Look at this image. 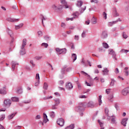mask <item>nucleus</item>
Instances as JSON below:
<instances>
[{
  "instance_id": "obj_1",
  "label": "nucleus",
  "mask_w": 129,
  "mask_h": 129,
  "mask_svg": "<svg viewBox=\"0 0 129 129\" xmlns=\"http://www.w3.org/2000/svg\"><path fill=\"white\" fill-rule=\"evenodd\" d=\"M85 108V106H84V104H83V103H80L79 105V106L77 107H76V111H77V112H79L80 113V115L83 116V113H82L83 111H84V109Z\"/></svg>"
},
{
  "instance_id": "obj_2",
  "label": "nucleus",
  "mask_w": 129,
  "mask_h": 129,
  "mask_svg": "<svg viewBox=\"0 0 129 129\" xmlns=\"http://www.w3.org/2000/svg\"><path fill=\"white\" fill-rule=\"evenodd\" d=\"M55 51L57 55H65L67 53V49L66 48H56Z\"/></svg>"
},
{
  "instance_id": "obj_3",
  "label": "nucleus",
  "mask_w": 129,
  "mask_h": 129,
  "mask_svg": "<svg viewBox=\"0 0 129 129\" xmlns=\"http://www.w3.org/2000/svg\"><path fill=\"white\" fill-rule=\"evenodd\" d=\"M108 53L109 54V55H112V57L113 59H115V60H117V58H116V53H115V52L113 51V49H109Z\"/></svg>"
},
{
  "instance_id": "obj_4",
  "label": "nucleus",
  "mask_w": 129,
  "mask_h": 129,
  "mask_svg": "<svg viewBox=\"0 0 129 129\" xmlns=\"http://www.w3.org/2000/svg\"><path fill=\"white\" fill-rule=\"evenodd\" d=\"M121 94L123 96H126L127 94H129V87H127L121 90Z\"/></svg>"
},
{
  "instance_id": "obj_5",
  "label": "nucleus",
  "mask_w": 129,
  "mask_h": 129,
  "mask_svg": "<svg viewBox=\"0 0 129 129\" xmlns=\"http://www.w3.org/2000/svg\"><path fill=\"white\" fill-rule=\"evenodd\" d=\"M97 105V103H94L93 101H89L87 104V106L88 107H91V108H93V107H96Z\"/></svg>"
},
{
  "instance_id": "obj_6",
  "label": "nucleus",
  "mask_w": 129,
  "mask_h": 129,
  "mask_svg": "<svg viewBox=\"0 0 129 129\" xmlns=\"http://www.w3.org/2000/svg\"><path fill=\"white\" fill-rule=\"evenodd\" d=\"M4 104L5 106H8V107H10V106H11V104H12V100L10 99H7L4 100Z\"/></svg>"
},
{
  "instance_id": "obj_7",
  "label": "nucleus",
  "mask_w": 129,
  "mask_h": 129,
  "mask_svg": "<svg viewBox=\"0 0 129 129\" xmlns=\"http://www.w3.org/2000/svg\"><path fill=\"white\" fill-rule=\"evenodd\" d=\"M64 122L65 121H64V119L62 118H59L57 120V123L58 125H60V126H63Z\"/></svg>"
},
{
  "instance_id": "obj_8",
  "label": "nucleus",
  "mask_w": 129,
  "mask_h": 129,
  "mask_svg": "<svg viewBox=\"0 0 129 129\" xmlns=\"http://www.w3.org/2000/svg\"><path fill=\"white\" fill-rule=\"evenodd\" d=\"M19 53L20 55H21L22 56L25 55L26 54V48H25V47L21 46Z\"/></svg>"
},
{
  "instance_id": "obj_9",
  "label": "nucleus",
  "mask_w": 129,
  "mask_h": 129,
  "mask_svg": "<svg viewBox=\"0 0 129 129\" xmlns=\"http://www.w3.org/2000/svg\"><path fill=\"white\" fill-rule=\"evenodd\" d=\"M0 94L3 95H6V94H7V88L6 87H4L2 89H0Z\"/></svg>"
},
{
  "instance_id": "obj_10",
  "label": "nucleus",
  "mask_w": 129,
  "mask_h": 129,
  "mask_svg": "<svg viewBox=\"0 0 129 129\" xmlns=\"http://www.w3.org/2000/svg\"><path fill=\"white\" fill-rule=\"evenodd\" d=\"M102 75L104 76V75H108V73L109 72V70L107 68H104L103 70L102 71Z\"/></svg>"
},
{
  "instance_id": "obj_11",
  "label": "nucleus",
  "mask_w": 129,
  "mask_h": 129,
  "mask_svg": "<svg viewBox=\"0 0 129 129\" xmlns=\"http://www.w3.org/2000/svg\"><path fill=\"white\" fill-rule=\"evenodd\" d=\"M60 4H61L62 5H63V7H64L65 9H68L69 7L68 6V5L67 4V2L66 0H60Z\"/></svg>"
},
{
  "instance_id": "obj_12",
  "label": "nucleus",
  "mask_w": 129,
  "mask_h": 129,
  "mask_svg": "<svg viewBox=\"0 0 129 129\" xmlns=\"http://www.w3.org/2000/svg\"><path fill=\"white\" fill-rule=\"evenodd\" d=\"M66 88L68 90H71V89H72V88H73V85H72V83H68L66 85Z\"/></svg>"
},
{
  "instance_id": "obj_13",
  "label": "nucleus",
  "mask_w": 129,
  "mask_h": 129,
  "mask_svg": "<svg viewBox=\"0 0 129 129\" xmlns=\"http://www.w3.org/2000/svg\"><path fill=\"white\" fill-rule=\"evenodd\" d=\"M52 8L53 10H54V11H57V10H58V11H61L63 7H62V6H60V7H57V6L53 5H52Z\"/></svg>"
},
{
  "instance_id": "obj_14",
  "label": "nucleus",
  "mask_w": 129,
  "mask_h": 129,
  "mask_svg": "<svg viewBox=\"0 0 129 129\" xmlns=\"http://www.w3.org/2000/svg\"><path fill=\"white\" fill-rule=\"evenodd\" d=\"M7 32L8 34V35H9V36H10V37L11 38H13V37H14V32H13V31L9 28L7 29Z\"/></svg>"
},
{
  "instance_id": "obj_15",
  "label": "nucleus",
  "mask_w": 129,
  "mask_h": 129,
  "mask_svg": "<svg viewBox=\"0 0 129 129\" xmlns=\"http://www.w3.org/2000/svg\"><path fill=\"white\" fill-rule=\"evenodd\" d=\"M43 122H44V123H47V122L49 121V119H48V116H47V114H46L45 113H43Z\"/></svg>"
},
{
  "instance_id": "obj_16",
  "label": "nucleus",
  "mask_w": 129,
  "mask_h": 129,
  "mask_svg": "<svg viewBox=\"0 0 129 129\" xmlns=\"http://www.w3.org/2000/svg\"><path fill=\"white\" fill-rule=\"evenodd\" d=\"M79 15H80L79 12H76L72 14V16H73L74 19H78V18H79Z\"/></svg>"
},
{
  "instance_id": "obj_17",
  "label": "nucleus",
  "mask_w": 129,
  "mask_h": 129,
  "mask_svg": "<svg viewBox=\"0 0 129 129\" xmlns=\"http://www.w3.org/2000/svg\"><path fill=\"white\" fill-rule=\"evenodd\" d=\"M101 38L102 39H106V38H107V33L106 31H103L102 32Z\"/></svg>"
},
{
  "instance_id": "obj_18",
  "label": "nucleus",
  "mask_w": 129,
  "mask_h": 129,
  "mask_svg": "<svg viewBox=\"0 0 129 129\" xmlns=\"http://www.w3.org/2000/svg\"><path fill=\"white\" fill-rule=\"evenodd\" d=\"M128 69V68L127 67H125L124 69V76H128L129 75V72L127 70Z\"/></svg>"
},
{
  "instance_id": "obj_19",
  "label": "nucleus",
  "mask_w": 129,
  "mask_h": 129,
  "mask_svg": "<svg viewBox=\"0 0 129 129\" xmlns=\"http://www.w3.org/2000/svg\"><path fill=\"white\" fill-rule=\"evenodd\" d=\"M113 16L114 17H118V16H119V14L117 13L115 8L113 9Z\"/></svg>"
},
{
  "instance_id": "obj_20",
  "label": "nucleus",
  "mask_w": 129,
  "mask_h": 129,
  "mask_svg": "<svg viewBox=\"0 0 129 129\" xmlns=\"http://www.w3.org/2000/svg\"><path fill=\"white\" fill-rule=\"evenodd\" d=\"M18 65V63L14 61H12V70L14 71L15 69H16V66Z\"/></svg>"
},
{
  "instance_id": "obj_21",
  "label": "nucleus",
  "mask_w": 129,
  "mask_h": 129,
  "mask_svg": "<svg viewBox=\"0 0 129 129\" xmlns=\"http://www.w3.org/2000/svg\"><path fill=\"white\" fill-rule=\"evenodd\" d=\"M17 114V113H13L11 114H10L8 116V119L9 120L13 119L14 118V117L15 115Z\"/></svg>"
},
{
  "instance_id": "obj_22",
  "label": "nucleus",
  "mask_w": 129,
  "mask_h": 129,
  "mask_svg": "<svg viewBox=\"0 0 129 129\" xmlns=\"http://www.w3.org/2000/svg\"><path fill=\"white\" fill-rule=\"evenodd\" d=\"M126 121H127V118L122 119L121 124H122L123 126H126Z\"/></svg>"
},
{
  "instance_id": "obj_23",
  "label": "nucleus",
  "mask_w": 129,
  "mask_h": 129,
  "mask_svg": "<svg viewBox=\"0 0 129 129\" xmlns=\"http://www.w3.org/2000/svg\"><path fill=\"white\" fill-rule=\"evenodd\" d=\"M82 5H83V2L81 1H78L77 3L76 4V6L78 7V8H81V7H82Z\"/></svg>"
},
{
  "instance_id": "obj_24",
  "label": "nucleus",
  "mask_w": 129,
  "mask_h": 129,
  "mask_svg": "<svg viewBox=\"0 0 129 129\" xmlns=\"http://www.w3.org/2000/svg\"><path fill=\"white\" fill-rule=\"evenodd\" d=\"M108 112H109L108 109L107 108H105V113L106 116H107V119L109 120L110 119V116H108Z\"/></svg>"
},
{
  "instance_id": "obj_25",
  "label": "nucleus",
  "mask_w": 129,
  "mask_h": 129,
  "mask_svg": "<svg viewBox=\"0 0 129 129\" xmlns=\"http://www.w3.org/2000/svg\"><path fill=\"white\" fill-rule=\"evenodd\" d=\"M7 20L9 22H18V21H19V19H16L12 18H8Z\"/></svg>"
},
{
  "instance_id": "obj_26",
  "label": "nucleus",
  "mask_w": 129,
  "mask_h": 129,
  "mask_svg": "<svg viewBox=\"0 0 129 129\" xmlns=\"http://www.w3.org/2000/svg\"><path fill=\"white\" fill-rule=\"evenodd\" d=\"M24 24L23 23H21L19 25H16L15 27V30H19V29H21V28H22Z\"/></svg>"
},
{
  "instance_id": "obj_27",
  "label": "nucleus",
  "mask_w": 129,
  "mask_h": 129,
  "mask_svg": "<svg viewBox=\"0 0 129 129\" xmlns=\"http://www.w3.org/2000/svg\"><path fill=\"white\" fill-rule=\"evenodd\" d=\"M72 59H73V62H75L77 59V55L75 53L72 54Z\"/></svg>"
},
{
  "instance_id": "obj_28",
  "label": "nucleus",
  "mask_w": 129,
  "mask_h": 129,
  "mask_svg": "<svg viewBox=\"0 0 129 129\" xmlns=\"http://www.w3.org/2000/svg\"><path fill=\"white\" fill-rule=\"evenodd\" d=\"M117 23V21L110 22L108 23V27H112L113 25L116 24Z\"/></svg>"
},
{
  "instance_id": "obj_29",
  "label": "nucleus",
  "mask_w": 129,
  "mask_h": 129,
  "mask_svg": "<svg viewBox=\"0 0 129 129\" xmlns=\"http://www.w3.org/2000/svg\"><path fill=\"white\" fill-rule=\"evenodd\" d=\"M26 45H27V39H23L21 47H22V48H25V47H26Z\"/></svg>"
},
{
  "instance_id": "obj_30",
  "label": "nucleus",
  "mask_w": 129,
  "mask_h": 129,
  "mask_svg": "<svg viewBox=\"0 0 129 129\" xmlns=\"http://www.w3.org/2000/svg\"><path fill=\"white\" fill-rule=\"evenodd\" d=\"M111 119V123H112L113 124L114 123H116L115 122V117L114 116H110Z\"/></svg>"
},
{
  "instance_id": "obj_31",
  "label": "nucleus",
  "mask_w": 129,
  "mask_h": 129,
  "mask_svg": "<svg viewBox=\"0 0 129 129\" xmlns=\"http://www.w3.org/2000/svg\"><path fill=\"white\" fill-rule=\"evenodd\" d=\"M40 19L42 21L43 26H44V21H46V20H47V17H45L44 16L41 15Z\"/></svg>"
},
{
  "instance_id": "obj_32",
  "label": "nucleus",
  "mask_w": 129,
  "mask_h": 129,
  "mask_svg": "<svg viewBox=\"0 0 129 129\" xmlns=\"http://www.w3.org/2000/svg\"><path fill=\"white\" fill-rule=\"evenodd\" d=\"M92 24H93L94 25H95V24H96L97 23V19L95 18V17H93L92 19Z\"/></svg>"
},
{
  "instance_id": "obj_33",
  "label": "nucleus",
  "mask_w": 129,
  "mask_h": 129,
  "mask_svg": "<svg viewBox=\"0 0 129 129\" xmlns=\"http://www.w3.org/2000/svg\"><path fill=\"white\" fill-rule=\"evenodd\" d=\"M55 102H54V104L55 105H59V104H60V100L59 99H54Z\"/></svg>"
},
{
  "instance_id": "obj_34",
  "label": "nucleus",
  "mask_w": 129,
  "mask_h": 129,
  "mask_svg": "<svg viewBox=\"0 0 129 129\" xmlns=\"http://www.w3.org/2000/svg\"><path fill=\"white\" fill-rule=\"evenodd\" d=\"M98 122L100 124V126L101 127L100 129H104V127H103V123H102L100 120H98Z\"/></svg>"
},
{
  "instance_id": "obj_35",
  "label": "nucleus",
  "mask_w": 129,
  "mask_h": 129,
  "mask_svg": "<svg viewBox=\"0 0 129 129\" xmlns=\"http://www.w3.org/2000/svg\"><path fill=\"white\" fill-rule=\"evenodd\" d=\"M75 126L74 124H72L70 125L69 126H68L65 128V129H74Z\"/></svg>"
},
{
  "instance_id": "obj_36",
  "label": "nucleus",
  "mask_w": 129,
  "mask_h": 129,
  "mask_svg": "<svg viewBox=\"0 0 129 129\" xmlns=\"http://www.w3.org/2000/svg\"><path fill=\"white\" fill-rule=\"evenodd\" d=\"M49 115L51 118H54L55 117V112L54 111H51L49 113Z\"/></svg>"
},
{
  "instance_id": "obj_37",
  "label": "nucleus",
  "mask_w": 129,
  "mask_h": 129,
  "mask_svg": "<svg viewBox=\"0 0 129 129\" xmlns=\"http://www.w3.org/2000/svg\"><path fill=\"white\" fill-rule=\"evenodd\" d=\"M102 45L103 47L105 48V49H108V48H109V46L107 43L104 42L102 43Z\"/></svg>"
},
{
  "instance_id": "obj_38",
  "label": "nucleus",
  "mask_w": 129,
  "mask_h": 129,
  "mask_svg": "<svg viewBox=\"0 0 129 129\" xmlns=\"http://www.w3.org/2000/svg\"><path fill=\"white\" fill-rule=\"evenodd\" d=\"M17 93H18L19 94L23 93V89L21 88H18L17 90Z\"/></svg>"
},
{
  "instance_id": "obj_39",
  "label": "nucleus",
  "mask_w": 129,
  "mask_h": 129,
  "mask_svg": "<svg viewBox=\"0 0 129 129\" xmlns=\"http://www.w3.org/2000/svg\"><path fill=\"white\" fill-rule=\"evenodd\" d=\"M113 98V95H111L109 96L108 98V100H109V101H110L111 102H112V101H113V99H112Z\"/></svg>"
},
{
  "instance_id": "obj_40",
  "label": "nucleus",
  "mask_w": 129,
  "mask_h": 129,
  "mask_svg": "<svg viewBox=\"0 0 129 129\" xmlns=\"http://www.w3.org/2000/svg\"><path fill=\"white\" fill-rule=\"evenodd\" d=\"M12 101H14V102H18L19 101V98L17 97H13L12 98Z\"/></svg>"
},
{
  "instance_id": "obj_41",
  "label": "nucleus",
  "mask_w": 129,
  "mask_h": 129,
  "mask_svg": "<svg viewBox=\"0 0 129 129\" xmlns=\"http://www.w3.org/2000/svg\"><path fill=\"white\" fill-rule=\"evenodd\" d=\"M111 81L110 82V85L111 86H113L116 82L115 80H114V79H111Z\"/></svg>"
},
{
  "instance_id": "obj_42",
  "label": "nucleus",
  "mask_w": 129,
  "mask_h": 129,
  "mask_svg": "<svg viewBox=\"0 0 129 129\" xmlns=\"http://www.w3.org/2000/svg\"><path fill=\"white\" fill-rule=\"evenodd\" d=\"M85 10H86V6H85L84 8H81L79 9V12L81 14H82V13H83Z\"/></svg>"
},
{
  "instance_id": "obj_43",
  "label": "nucleus",
  "mask_w": 129,
  "mask_h": 129,
  "mask_svg": "<svg viewBox=\"0 0 129 129\" xmlns=\"http://www.w3.org/2000/svg\"><path fill=\"white\" fill-rule=\"evenodd\" d=\"M128 52H129L128 50L124 49H121L120 51V53H125V54H126Z\"/></svg>"
},
{
  "instance_id": "obj_44",
  "label": "nucleus",
  "mask_w": 129,
  "mask_h": 129,
  "mask_svg": "<svg viewBox=\"0 0 129 129\" xmlns=\"http://www.w3.org/2000/svg\"><path fill=\"white\" fill-rule=\"evenodd\" d=\"M5 118H6L5 114L1 115H0V121H2V120H4Z\"/></svg>"
},
{
  "instance_id": "obj_45",
  "label": "nucleus",
  "mask_w": 129,
  "mask_h": 129,
  "mask_svg": "<svg viewBox=\"0 0 129 129\" xmlns=\"http://www.w3.org/2000/svg\"><path fill=\"white\" fill-rule=\"evenodd\" d=\"M102 96L99 95V105H101V103H102V101L101 100V98Z\"/></svg>"
},
{
  "instance_id": "obj_46",
  "label": "nucleus",
  "mask_w": 129,
  "mask_h": 129,
  "mask_svg": "<svg viewBox=\"0 0 129 129\" xmlns=\"http://www.w3.org/2000/svg\"><path fill=\"white\" fill-rule=\"evenodd\" d=\"M43 89L47 90L48 89V84L47 83H44V86H43Z\"/></svg>"
},
{
  "instance_id": "obj_47",
  "label": "nucleus",
  "mask_w": 129,
  "mask_h": 129,
  "mask_svg": "<svg viewBox=\"0 0 129 129\" xmlns=\"http://www.w3.org/2000/svg\"><path fill=\"white\" fill-rule=\"evenodd\" d=\"M41 46H42V47H44V48H48V43H42L41 44Z\"/></svg>"
},
{
  "instance_id": "obj_48",
  "label": "nucleus",
  "mask_w": 129,
  "mask_h": 129,
  "mask_svg": "<svg viewBox=\"0 0 129 129\" xmlns=\"http://www.w3.org/2000/svg\"><path fill=\"white\" fill-rule=\"evenodd\" d=\"M103 17L105 18V20H106L107 19V14L105 12L103 13Z\"/></svg>"
},
{
  "instance_id": "obj_49",
  "label": "nucleus",
  "mask_w": 129,
  "mask_h": 129,
  "mask_svg": "<svg viewBox=\"0 0 129 129\" xmlns=\"http://www.w3.org/2000/svg\"><path fill=\"white\" fill-rule=\"evenodd\" d=\"M86 35V32L85 31H83V33L81 34L82 38H85V36Z\"/></svg>"
},
{
  "instance_id": "obj_50",
  "label": "nucleus",
  "mask_w": 129,
  "mask_h": 129,
  "mask_svg": "<svg viewBox=\"0 0 129 129\" xmlns=\"http://www.w3.org/2000/svg\"><path fill=\"white\" fill-rule=\"evenodd\" d=\"M51 98H53V97L51 96H50L49 97L48 96V97H44L43 98V100H47V99H50Z\"/></svg>"
},
{
  "instance_id": "obj_51",
  "label": "nucleus",
  "mask_w": 129,
  "mask_h": 129,
  "mask_svg": "<svg viewBox=\"0 0 129 129\" xmlns=\"http://www.w3.org/2000/svg\"><path fill=\"white\" fill-rule=\"evenodd\" d=\"M58 106L57 105H56L55 104L54 105H52V107H51V109L52 110H55V109H57V107Z\"/></svg>"
},
{
  "instance_id": "obj_52",
  "label": "nucleus",
  "mask_w": 129,
  "mask_h": 129,
  "mask_svg": "<svg viewBox=\"0 0 129 129\" xmlns=\"http://www.w3.org/2000/svg\"><path fill=\"white\" fill-rule=\"evenodd\" d=\"M37 33L39 37H42V36H43V32H42V31H39Z\"/></svg>"
},
{
  "instance_id": "obj_53",
  "label": "nucleus",
  "mask_w": 129,
  "mask_h": 129,
  "mask_svg": "<svg viewBox=\"0 0 129 129\" xmlns=\"http://www.w3.org/2000/svg\"><path fill=\"white\" fill-rule=\"evenodd\" d=\"M44 40H46V41H48V40H50V37L48 35L44 36Z\"/></svg>"
},
{
  "instance_id": "obj_54",
  "label": "nucleus",
  "mask_w": 129,
  "mask_h": 129,
  "mask_svg": "<svg viewBox=\"0 0 129 129\" xmlns=\"http://www.w3.org/2000/svg\"><path fill=\"white\" fill-rule=\"evenodd\" d=\"M122 36H123V38H124V39H126L127 38V35H126V34L125 32H123Z\"/></svg>"
},
{
  "instance_id": "obj_55",
  "label": "nucleus",
  "mask_w": 129,
  "mask_h": 129,
  "mask_svg": "<svg viewBox=\"0 0 129 129\" xmlns=\"http://www.w3.org/2000/svg\"><path fill=\"white\" fill-rule=\"evenodd\" d=\"M36 79H37V81H40V76L39 74H36Z\"/></svg>"
},
{
  "instance_id": "obj_56",
  "label": "nucleus",
  "mask_w": 129,
  "mask_h": 129,
  "mask_svg": "<svg viewBox=\"0 0 129 129\" xmlns=\"http://www.w3.org/2000/svg\"><path fill=\"white\" fill-rule=\"evenodd\" d=\"M12 8L14 10H19V7H18V5H17L13 6Z\"/></svg>"
},
{
  "instance_id": "obj_57",
  "label": "nucleus",
  "mask_w": 129,
  "mask_h": 129,
  "mask_svg": "<svg viewBox=\"0 0 129 129\" xmlns=\"http://www.w3.org/2000/svg\"><path fill=\"white\" fill-rule=\"evenodd\" d=\"M42 56H36L35 58L36 59V60H41V59H42Z\"/></svg>"
},
{
  "instance_id": "obj_58",
  "label": "nucleus",
  "mask_w": 129,
  "mask_h": 129,
  "mask_svg": "<svg viewBox=\"0 0 129 129\" xmlns=\"http://www.w3.org/2000/svg\"><path fill=\"white\" fill-rule=\"evenodd\" d=\"M61 27H62V28H63V29H65V28H66V24H65V23H61Z\"/></svg>"
},
{
  "instance_id": "obj_59",
  "label": "nucleus",
  "mask_w": 129,
  "mask_h": 129,
  "mask_svg": "<svg viewBox=\"0 0 129 129\" xmlns=\"http://www.w3.org/2000/svg\"><path fill=\"white\" fill-rule=\"evenodd\" d=\"M111 90V89H106V93L107 94H109V93H110V91Z\"/></svg>"
},
{
  "instance_id": "obj_60",
  "label": "nucleus",
  "mask_w": 129,
  "mask_h": 129,
  "mask_svg": "<svg viewBox=\"0 0 129 129\" xmlns=\"http://www.w3.org/2000/svg\"><path fill=\"white\" fill-rule=\"evenodd\" d=\"M78 87L79 90H81V85L79 83H77Z\"/></svg>"
},
{
  "instance_id": "obj_61",
  "label": "nucleus",
  "mask_w": 129,
  "mask_h": 129,
  "mask_svg": "<svg viewBox=\"0 0 129 129\" xmlns=\"http://www.w3.org/2000/svg\"><path fill=\"white\" fill-rule=\"evenodd\" d=\"M74 39H75V40H76V41H78V40H79V36H78V35H75Z\"/></svg>"
},
{
  "instance_id": "obj_62",
  "label": "nucleus",
  "mask_w": 129,
  "mask_h": 129,
  "mask_svg": "<svg viewBox=\"0 0 129 129\" xmlns=\"http://www.w3.org/2000/svg\"><path fill=\"white\" fill-rule=\"evenodd\" d=\"M39 84H40V81H37L35 83V86H39Z\"/></svg>"
},
{
  "instance_id": "obj_63",
  "label": "nucleus",
  "mask_w": 129,
  "mask_h": 129,
  "mask_svg": "<svg viewBox=\"0 0 129 129\" xmlns=\"http://www.w3.org/2000/svg\"><path fill=\"white\" fill-rule=\"evenodd\" d=\"M70 30H74L75 29V26H71L69 27Z\"/></svg>"
},
{
  "instance_id": "obj_64",
  "label": "nucleus",
  "mask_w": 129,
  "mask_h": 129,
  "mask_svg": "<svg viewBox=\"0 0 129 129\" xmlns=\"http://www.w3.org/2000/svg\"><path fill=\"white\" fill-rule=\"evenodd\" d=\"M41 118V115H37L35 117V119H40Z\"/></svg>"
}]
</instances>
